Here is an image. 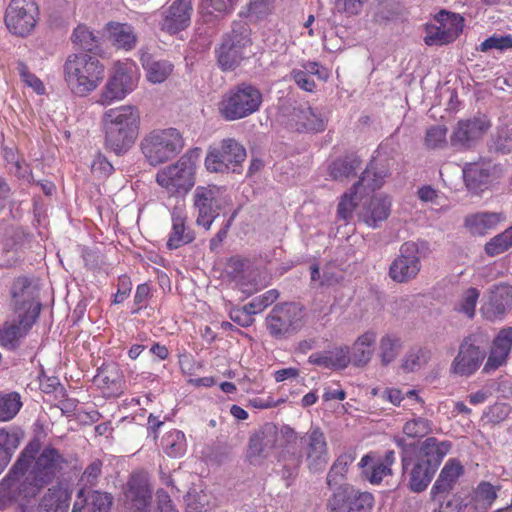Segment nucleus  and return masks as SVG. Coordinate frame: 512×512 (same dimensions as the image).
<instances>
[{"mask_svg":"<svg viewBox=\"0 0 512 512\" xmlns=\"http://www.w3.org/2000/svg\"><path fill=\"white\" fill-rule=\"evenodd\" d=\"M308 362L330 370H344L351 363V349L347 345L335 346L330 350L311 354Z\"/></svg>","mask_w":512,"mask_h":512,"instance_id":"32","label":"nucleus"},{"mask_svg":"<svg viewBox=\"0 0 512 512\" xmlns=\"http://www.w3.org/2000/svg\"><path fill=\"white\" fill-rule=\"evenodd\" d=\"M358 467L361 469V475L371 484H380L384 477L392 474V469L382 463V458L369 453L364 455Z\"/></svg>","mask_w":512,"mask_h":512,"instance_id":"35","label":"nucleus"},{"mask_svg":"<svg viewBox=\"0 0 512 512\" xmlns=\"http://www.w3.org/2000/svg\"><path fill=\"white\" fill-rule=\"evenodd\" d=\"M172 230L167 240L169 250L177 249L191 243L195 236L193 231L186 225L187 216L183 207L175 206L171 211Z\"/></svg>","mask_w":512,"mask_h":512,"instance_id":"33","label":"nucleus"},{"mask_svg":"<svg viewBox=\"0 0 512 512\" xmlns=\"http://www.w3.org/2000/svg\"><path fill=\"white\" fill-rule=\"evenodd\" d=\"M274 3L275 0H249L240 14L250 20H261L272 13Z\"/></svg>","mask_w":512,"mask_h":512,"instance_id":"51","label":"nucleus"},{"mask_svg":"<svg viewBox=\"0 0 512 512\" xmlns=\"http://www.w3.org/2000/svg\"><path fill=\"white\" fill-rule=\"evenodd\" d=\"M246 158V149L233 138L223 139L219 145L209 148L205 166L210 172L239 173Z\"/></svg>","mask_w":512,"mask_h":512,"instance_id":"11","label":"nucleus"},{"mask_svg":"<svg viewBox=\"0 0 512 512\" xmlns=\"http://www.w3.org/2000/svg\"><path fill=\"white\" fill-rule=\"evenodd\" d=\"M421 270L420 249L413 241L404 242L399 254L391 262L388 275L396 283L403 284L414 280Z\"/></svg>","mask_w":512,"mask_h":512,"instance_id":"17","label":"nucleus"},{"mask_svg":"<svg viewBox=\"0 0 512 512\" xmlns=\"http://www.w3.org/2000/svg\"><path fill=\"white\" fill-rule=\"evenodd\" d=\"M102 124L105 149L122 156L132 148L138 137L139 109L133 105L108 109L102 116Z\"/></svg>","mask_w":512,"mask_h":512,"instance_id":"1","label":"nucleus"},{"mask_svg":"<svg viewBox=\"0 0 512 512\" xmlns=\"http://www.w3.org/2000/svg\"><path fill=\"white\" fill-rule=\"evenodd\" d=\"M451 448L450 441H440L435 437H428L421 443L417 457L412 458L408 471L403 472L408 474V486L411 491L420 493L428 487Z\"/></svg>","mask_w":512,"mask_h":512,"instance_id":"3","label":"nucleus"},{"mask_svg":"<svg viewBox=\"0 0 512 512\" xmlns=\"http://www.w3.org/2000/svg\"><path fill=\"white\" fill-rule=\"evenodd\" d=\"M251 28L244 21H233L231 30L216 49L217 62L224 71L234 70L251 53Z\"/></svg>","mask_w":512,"mask_h":512,"instance_id":"5","label":"nucleus"},{"mask_svg":"<svg viewBox=\"0 0 512 512\" xmlns=\"http://www.w3.org/2000/svg\"><path fill=\"white\" fill-rule=\"evenodd\" d=\"M236 3L237 0H201V14L205 18V21H209L208 18L212 17L215 12L219 15L231 13Z\"/></svg>","mask_w":512,"mask_h":512,"instance_id":"52","label":"nucleus"},{"mask_svg":"<svg viewBox=\"0 0 512 512\" xmlns=\"http://www.w3.org/2000/svg\"><path fill=\"white\" fill-rule=\"evenodd\" d=\"M18 71L27 86L31 87L39 95L45 93V86L43 82L37 76L32 74L24 63L18 64Z\"/></svg>","mask_w":512,"mask_h":512,"instance_id":"63","label":"nucleus"},{"mask_svg":"<svg viewBox=\"0 0 512 512\" xmlns=\"http://www.w3.org/2000/svg\"><path fill=\"white\" fill-rule=\"evenodd\" d=\"M141 62L149 82L157 84L164 82L173 70V65L166 60H157L151 55L144 54Z\"/></svg>","mask_w":512,"mask_h":512,"instance_id":"41","label":"nucleus"},{"mask_svg":"<svg viewBox=\"0 0 512 512\" xmlns=\"http://www.w3.org/2000/svg\"><path fill=\"white\" fill-rule=\"evenodd\" d=\"M499 486L481 481L474 490V500L482 508H490L498 497Z\"/></svg>","mask_w":512,"mask_h":512,"instance_id":"55","label":"nucleus"},{"mask_svg":"<svg viewBox=\"0 0 512 512\" xmlns=\"http://www.w3.org/2000/svg\"><path fill=\"white\" fill-rule=\"evenodd\" d=\"M31 442H37V451L33 457L29 458L28 479L33 482L34 487L39 491L50 484L55 477L60 474L68 465L64 455L52 445H46L41 449V443L38 439Z\"/></svg>","mask_w":512,"mask_h":512,"instance_id":"8","label":"nucleus"},{"mask_svg":"<svg viewBox=\"0 0 512 512\" xmlns=\"http://www.w3.org/2000/svg\"><path fill=\"white\" fill-rule=\"evenodd\" d=\"M23 434L17 429L0 428V457L8 465L20 445Z\"/></svg>","mask_w":512,"mask_h":512,"instance_id":"44","label":"nucleus"},{"mask_svg":"<svg viewBox=\"0 0 512 512\" xmlns=\"http://www.w3.org/2000/svg\"><path fill=\"white\" fill-rule=\"evenodd\" d=\"M401 348L402 343L399 337L392 334L384 335L379 343L381 363L388 365L393 362L400 353Z\"/></svg>","mask_w":512,"mask_h":512,"instance_id":"48","label":"nucleus"},{"mask_svg":"<svg viewBox=\"0 0 512 512\" xmlns=\"http://www.w3.org/2000/svg\"><path fill=\"white\" fill-rule=\"evenodd\" d=\"M114 171L113 165L108 161V159L102 155L97 154L94 160L91 163V172L98 178L105 179L109 177Z\"/></svg>","mask_w":512,"mask_h":512,"instance_id":"62","label":"nucleus"},{"mask_svg":"<svg viewBox=\"0 0 512 512\" xmlns=\"http://www.w3.org/2000/svg\"><path fill=\"white\" fill-rule=\"evenodd\" d=\"M485 357V351L467 338L460 344L458 353L451 363L450 371L457 376L469 377L480 368Z\"/></svg>","mask_w":512,"mask_h":512,"instance_id":"23","label":"nucleus"},{"mask_svg":"<svg viewBox=\"0 0 512 512\" xmlns=\"http://www.w3.org/2000/svg\"><path fill=\"white\" fill-rule=\"evenodd\" d=\"M464 473V468L456 458L449 459L441 469L439 476L431 488V497L436 500L442 494H448Z\"/></svg>","mask_w":512,"mask_h":512,"instance_id":"34","label":"nucleus"},{"mask_svg":"<svg viewBox=\"0 0 512 512\" xmlns=\"http://www.w3.org/2000/svg\"><path fill=\"white\" fill-rule=\"evenodd\" d=\"M512 309V286L500 283L491 286L481 306V314L489 321L501 320Z\"/></svg>","mask_w":512,"mask_h":512,"instance_id":"21","label":"nucleus"},{"mask_svg":"<svg viewBox=\"0 0 512 512\" xmlns=\"http://www.w3.org/2000/svg\"><path fill=\"white\" fill-rule=\"evenodd\" d=\"M356 457V451L351 448L337 456L326 477L330 489L342 485L341 483L346 479L349 467L356 460Z\"/></svg>","mask_w":512,"mask_h":512,"instance_id":"37","label":"nucleus"},{"mask_svg":"<svg viewBox=\"0 0 512 512\" xmlns=\"http://www.w3.org/2000/svg\"><path fill=\"white\" fill-rule=\"evenodd\" d=\"M388 172L384 168H377L375 163L371 162L362 172L359 181L353 185L349 193H345L337 207L338 219L346 224L353 219V213L357 207L362 192H373L382 187Z\"/></svg>","mask_w":512,"mask_h":512,"instance_id":"10","label":"nucleus"},{"mask_svg":"<svg viewBox=\"0 0 512 512\" xmlns=\"http://www.w3.org/2000/svg\"><path fill=\"white\" fill-rule=\"evenodd\" d=\"M162 447L169 457H180L186 452L187 444L185 434L179 430H172L163 437Z\"/></svg>","mask_w":512,"mask_h":512,"instance_id":"45","label":"nucleus"},{"mask_svg":"<svg viewBox=\"0 0 512 512\" xmlns=\"http://www.w3.org/2000/svg\"><path fill=\"white\" fill-rule=\"evenodd\" d=\"M490 127L485 118L460 120L451 137V145L458 149H469L479 141Z\"/></svg>","mask_w":512,"mask_h":512,"instance_id":"24","label":"nucleus"},{"mask_svg":"<svg viewBox=\"0 0 512 512\" xmlns=\"http://www.w3.org/2000/svg\"><path fill=\"white\" fill-rule=\"evenodd\" d=\"M191 14V0H174L163 12V19L160 22L161 29L170 34L182 31L189 26Z\"/></svg>","mask_w":512,"mask_h":512,"instance_id":"27","label":"nucleus"},{"mask_svg":"<svg viewBox=\"0 0 512 512\" xmlns=\"http://www.w3.org/2000/svg\"><path fill=\"white\" fill-rule=\"evenodd\" d=\"M279 298V292L276 289H271L265 293L253 298L246 304L247 310L254 314L262 312L265 308L272 305Z\"/></svg>","mask_w":512,"mask_h":512,"instance_id":"59","label":"nucleus"},{"mask_svg":"<svg viewBox=\"0 0 512 512\" xmlns=\"http://www.w3.org/2000/svg\"><path fill=\"white\" fill-rule=\"evenodd\" d=\"M201 149L188 150L174 164L156 174L157 183L169 194H186L195 184V168Z\"/></svg>","mask_w":512,"mask_h":512,"instance_id":"6","label":"nucleus"},{"mask_svg":"<svg viewBox=\"0 0 512 512\" xmlns=\"http://www.w3.org/2000/svg\"><path fill=\"white\" fill-rule=\"evenodd\" d=\"M225 203L226 200L221 187L216 185L197 186L193 193L197 225L209 230Z\"/></svg>","mask_w":512,"mask_h":512,"instance_id":"15","label":"nucleus"},{"mask_svg":"<svg viewBox=\"0 0 512 512\" xmlns=\"http://www.w3.org/2000/svg\"><path fill=\"white\" fill-rule=\"evenodd\" d=\"M512 247V225L503 232L492 237L484 247L485 253L490 257L500 255Z\"/></svg>","mask_w":512,"mask_h":512,"instance_id":"49","label":"nucleus"},{"mask_svg":"<svg viewBox=\"0 0 512 512\" xmlns=\"http://www.w3.org/2000/svg\"><path fill=\"white\" fill-rule=\"evenodd\" d=\"M303 309L294 302H285L272 308L265 319L269 334L275 339L287 338L303 326Z\"/></svg>","mask_w":512,"mask_h":512,"instance_id":"12","label":"nucleus"},{"mask_svg":"<svg viewBox=\"0 0 512 512\" xmlns=\"http://www.w3.org/2000/svg\"><path fill=\"white\" fill-rule=\"evenodd\" d=\"M361 159L357 155H347L333 161L328 168L329 175L337 181L354 176L361 166Z\"/></svg>","mask_w":512,"mask_h":512,"instance_id":"42","label":"nucleus"},{"mask_svg":"<svg viewBox=\"0 0 512 512\" xmlns=\"http://www.w3.org/2000/svg\"><path fill=\"white\" fill-rule=\"evenodd\" d=\"M262 101V93L258 88L243 83L223 95L218 109L225 120L234 121L257 112Z\"/></svg>","mask_w":512,"mask_h":512,"instance_id":"9","label":"nucleus"},{"mask_svg":"<svg viewBox=\"0 0 512 512\" xmlns=\"http://www.w3.org/2000/svg\"><path fill=\"white\" fill-rule=\"evenodd\" d=\"M112 505V497L108 493L90 491L88 512H109Z\"/></svg>","mask_w":512,"mask_h":512,"instance_id":"61","label":"nucleus"},{"mask_svg":"<svg viewBox=\"0 0 512 512\" xmlns=\"http://www.w3.org/2000/svg\"><path fill=\"white\" fill-rule=\"evenodd\" d=\"M113 43L126 51L132 50L137 44V35L134 27L127 23L110 22L107 24Z\"/></svg>","mask_w":512,"mask_h":512,"instance_id":"40","label":"nucleus"},{"mask_svg":"<svg viewBox=\"0 0 512 512\" xmlns=\"http://www.w3.org/2000/svg\"><path fill=\"white\" fill-rule=\"evenodd\" d=\"M437 24H427L424 42L428 46H443L454 42L461 34L464 18L456 13L440 11L435 16Z\"/></svg>","mask_w":512,"mask_h":512,"instance_id":"16","label":"nucleus"},{"mask_svg":"<svg viewBox=\"0 0 512 512\" xmlns=\"http://www.w3.org/2000/svg\"><path fill=\"white\" fill-rule=\"evenodd\" d=\"M213 507L212 496L204 491H189L186 495V512H207Z\"/></svg>","mask_w":512,"mask_h":512,"instance_id":"53","label":"nucleus"},{"mask_svg":"<svg viewBox=\"0 0 512 512\" xmlns=\"http://www.w3.org/2000/svg\"><path fill=\"white\" fill-rule=\"evenodd\" d=\"M496 166L491 163H467L463 177L468 190L478 193L489 188L494 181Z\"/></svg>","mask_w":512,"mask_h":512,"instance_id":"28","label":"nucleus"},{"mask_svg":"<svg viewBox=\"0 0 512 512\" xmlns=\"http://www.w3.org/2000/svg\"><path fill=\"white\" fill-rule=\"evenodd\" d=\"M36 320L37 312H34L33 316L20 313L17 321L5 322L0 327V346L8 350L17 349Z\"/></svg>","mask_w":512,"mask_h":512,"instance_id":"26","label":"nucleus"},{"mask_svg":"<svg viewBox=\"0 0 512 512\" xmlns=\"http://www.w3.org/2000/svg\"><path fill=\"white\" fill-rule=\"evenodd\" d=\"M391 212V201L386 196H374L363 202L358 212L359 220L371 228H377L385 221Z\"/></svg>","mask_w":512,"mask_h":512,"instance_id":"29","label":"nucleus"},{"mask_svg":"<svg viewBox=\"0 0 512 512\" xmlns=\"http://www.w3.org/2000/svg\"><path fill=\"white\" fill-rule=\"evenodd\" d=\"M489 151L499 154H508L512 151V129L500 127L491 136L488 143Z\"/></svg>","mask_w":512,"mask_h":512,"instance_id":"50","label":"nucleus"},{"mask_svg":"<svg viewBox=\"0 0 512 512\" xmlns=\"http://www.w3.org/2000/svg\"><path fill=\"white\" fill-rule=\"evenodd\" d=\"M38 443L29 442L21 452L8 474L0 482V511L14 503L25 506L40 491L34 487L25 472L29 468V458L37 451Z\"/></svg>","mask_w":512,"mask_h":512,"instance_id":"2","label":"nucleus"},{"mask_svg":"<svg viewBox=\"0 0 512 512\" xmlns=\"http://www.w3.org/2000/svg\"><path fill=\"white\" fill-rule=\"evenodd\" d=\"M447 128L444 125L430 127L425 136V145L429 149L443 148L446 143Z\"/></svg>","mask_w":512,"mask_h":512,"instance_id":"60","label":"nucleus"},{"mask_svg":"<svg viewBox=\"0 0 512 512\" xmlns=\"http://www.w3.org/2000/svg\"><path fill=\"white\" fill-rule=\"evenodd\" d=\"M477 49L481 52H487L492 49H496L499 51H506L508 49H512V36L510 34H494L485 39Z\"/></svg>","mask_w":512,"mask_h":512,"instance_id":"58","label":"nucleus"},{"mask_svg":"<svg viewBox=\"0 0 512 512\" xmlns=\"http://www.w3.org/2000/svg\"><path fill=\"white\" fill-rule=\"evenodd\" d=\"M278 440V427L267 422L261 428L253 433L249 439L247 448V458L251 464H258L267 458L270 452L275 448Z\"/></svg>","mask_w":512,"mask_h":512,"instance_id":"22","label":"nucleus"},{"mask_svg":"<svg viewBox=\"0 0 512 512\" xmlns=\"http://www.w3.org/2000/svg\"><path fill=\"white\" fill-rule=\"evenodd\" d=\"M480 297V290L475 287L465 289L454 305V310L472 319L475 316L476 305Z\"/></svg>","mask_w":512,"mask_h":512,"instance_id":"46","label":"nucleus"},{"mask_svg":"<svg viewBox=\"0 0 512 512\" xmlns=\"http://www.w3.org/2000/svg\"><path fill=\"white\" fill-rule=\"evenodd\" d=\"M104 71L103 64L96 57L85 53L69 55L63 66L67 87L79 97L89 95L100 85Z\"/></svg>","mask_w":512,"mask_h":512,"instance_id":"4","label":"nucleus"},{"mask_svg":"<svg viewBox=\"0 0 512 512\" xmlns=\"http://www.w3.org/2000/svg\"><path fill=\"white\" fill-rule=\"evenodd\" d=\"M137 69L132 63H116L114 73L102 89L98 103L108 106L114 101L123 100L137 86Z\"/></svg>","mask_w":512,"mask_h":512,"instance_id":"13","label":"nucleus"},{"mask_svg":"<svg viewBox=\"0 0 512 512\" xmlns=\"http://www.w3.org/2000/svg\"><path fill=\"white\" fill-rule=\"evenodd\" d=\"M72 41L74 44L78 45L81 49L93 52L98 48L99 45V39L94 34L93 31H91L87 26L85 25H78L72 34Z\"/></svg>","mask_w":512,"mask_h":512,"instance_id":"54","label":"nucleus"},{"mask_svg":"<svg viewBox=\"0 0 512 512\" xmlns=\"http://www.w3.org/2000/svg\"><path fill=\"white\" fill-rule=\"evenodd\" d=\"M71 499L69 490L62 486H53L44 496L41 506L51 512H67Z\"/></svg>","mask_w":512,"mask_h":512,"instance_id":"43","label":"nucleus"},{"mask_svg":"<svg viewBox=\"0 0 512 512\" xmlns=\"http://www.w3.org/2000/svg\"><path fill=\"white\" fill-rule=\"evenodd\" d=\"M152 490L146 475L133 474L128 482L126 507L128 512H149Z\"/></svg>","mask_w":512,"mask_h":512,"instance_id":"25","label":"nucleus"},{"mask_svg":"<svg viewBox=\"0 0 512 512\" xmlns=\"http://www.w3.org/2000/svg\"><path fill=\"white\" fill-rule=\"evenodd\" d=\"M429 359V352L423 348H413L406 355L402 368L406 372H413L424 366Z\"/></svg>","mask_w":512,"mask_h":512,"instance_id":"57","label":"nucleus"},{"mask_svg":"<svg viewBox=\"0 0 512 512\" xmlns=\"http://www.w3.org/2000/svg\"><path fill=\"white\" fill-rule=\"evenodd\" d=\"M11 296L17 314L33 316L37 312V318L41 311V303L37 300L38 286L35 281L26 276H21L13 281Z\"/></svg>","mask_w":512,"mask_h":512,"instance_id":"20","label":"nucleus"},{"mask_svg":"<svg viewBox=\"0 0 512 512\" xmlns=\"http://www.w3.org/2000/svg\"><path fill=\"white\" fill-rule=\"evenodd\" d=\"M295 122L300 132H322L326 128V120L321 112L312 107L296 110Z\"/></svg>","mask_w":512,"mask_h":512,"instance_id":"38","label":"nucleus"},{"mask_svg":"<svg viewBox=\"0 0 512 512\" xmlns=\"http://www.w3.org/2000/svg\"><path fill=\"white\" fill-rule=\"evenodd\" d=\"M510 413V407L506 403H496L489 407L485 413L487 420L493 424L504 421Z\"/></svg>","mask_w":512,"mask_h":512,"instance_id":"64","label":"nucleus"},{"mask_svg":"<svg viewBox=\"0 0 512 512\" xmlns=\"http://www.w3.org/2000/svg\"><path fill=\"white\" fill-rule=\"evenodd\" d=\"M505 220V215L499 212H479L466 217L465 225L474 234L484 235L488 230L496 228Z\"/></svg>","mask_w":512,"mask_h":512,"instance_id":"39","label":"nucleus"},{"mask_svg":"<svg viewBox=\"0 0 512 512\" xmlns=\"http://www.w3.org/2000/svg\"><path fill=\"white\" fill-rule=\"evenodd\" d=\"M140 148L149 164L156 166L179 154L184 139L176 128L154 129L143 137Z\"/></svg>","mask_w":512,"mask_h":512,"instance_id":"7","label":"nucleus"},{"mask_svg":"<svg viewBox=\"0 0 512 512\" xmlns=\"http://www.w3.org/2000/svg\"><path fill=\"white\" fill-rule=\"evenodd\" d=\"M512 349V327L502 328L493 340L490 353L484 366L490 372L504 365Z\"/></svg>","mask_w":512,"mask_h":512,"instance_id":"30","label":"nucleus"},{"mask_svg":"<svg viewBox=\"0 0 512 512\" xmlns=\"http://www.w3.org/2000/svg\"><path fill=\"white\" fill-rule=\"evenodd\" d=\"M18 392L0 393V422L12 420L22 407Z\"/></svg>","mask_w":512,"mask_h":512,"instance_id":"47","label":"nucleus"},{"mask_svg":"<svg viewBox=\"0 0 512 512\" xmlns=\"http://www.w3.org/2000/svg\"><path fill=\"white\" fill-rule=\"evenodd\" d=\"M374 497L369 492L356 490L352 485L337 487L328 500L329 512H371Z\"/></svg>","mask_w":512,"mask_h":512,"instance_id":"18","label":"nucleus"},{"mask_svg":"<svg viewBox=\"0 0 512 512\" xmlns=\"http://www.w3.org/2000/svg\"><path fill=\"white\" fill-rule=\"evenodd\" d=\"M39 9L34 0H11L4 13L8 31L18 37H27L35 29Z\"/></svg>","mask_w":512,"mask_h":512,"instance_id":"14","label":"nucleus"},{"mask_svg":"<svg viewBox=\"0 0 512 512\" xmlns=\"http://www.w3.org/2000/svg\"><path fill=\"white\" fill-rule=\"evenodd\" d=\"M432 431V422L427 418L414 417L403 426V433L411 438L424 437Z\"/></svg>","mask_w":512,"mask_h":512,"instance_id":"56","label":"nucleus"},{"mask_svg":"<svg viewBox=\"0 0 512 512\" xmlns=\"http://www.w3.org/2000/svg\"><path fill=\"white\" fill-rule=\"evenodd\" d=\"M377 334L373 330H368L357 337L352 346L351 361L356 367L366 366L372 356Z\"/></svg>","mask_w":512,"mask_h":512,"instance_id":"36","label":"nucleus"},{"mask_svg":"<svg viewBox=\"0 0 512 512\" xmlns=\"http://www.w3.org/2000/svg\"><path fill=\"white\" fill-rule=\"evenodd\" d=\"M301 450L309 471L321 472L325 469L328 460V443L326 437L318 426H312L301 438Z\"/></svg>","mask_w":512,"mask_h":512,"instance_id":"19","label":"nucleus"},{"mask_svg":"<svg viewBox=\"0 0 512 512\" xmlns=\"http://www.w3.org/2000/svg\"><path fill=\"white\" fill-rule=\"evenodd\" d=\"M94 383L107 397L121 395L125 385L123 373L116 363L103 365L94 377Z\"/></svg>","mask_w":512,"mask_h":512,"instance_id":"31","label":"nucleus"}]
</instances>
